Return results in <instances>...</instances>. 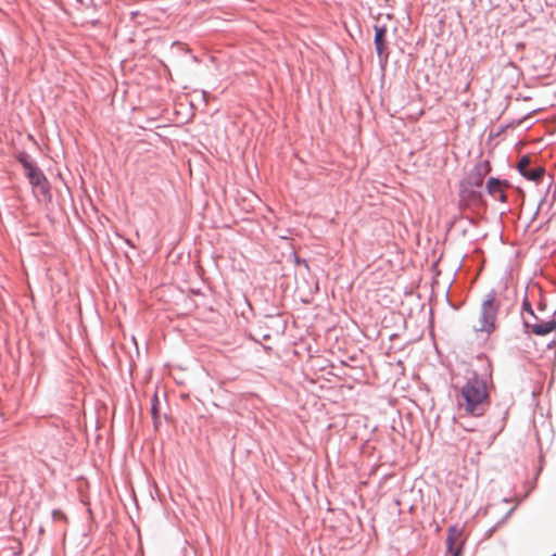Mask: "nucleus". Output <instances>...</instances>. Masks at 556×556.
<instances>
[{
    "mask_svg": "<svg viewBox=\"0 0 556 556\" xmlns=\"http://www.w3.org/2000/svg\"><path fill=\"white\" fill-rule=\"evenodd\" d=\"M459 417H480L489 406V392L486 382L473 376L460 388L456 397Z\"/></svg>",
    "mask_w": 556,
    "mask_h": 556,
    "instance_id": "obj_1",
    "label": "nucleus"
},
{
    "mask_svg": "<svg viewBox=\"0 0 556 556\" xmlns=\"http://www.w3.org/2000/svg\"><path fill=\"white\" fill-rule=\"evenodd\" d=\"M25 169L26 176L34 188L36 194L43 197L49 194V182L42 172L36 167L26 156L20 159Z\"/></svg>",
    "mask_w": 556,
    "mask_h": 556,
    "instance_id": "obj_2",
    "label": "nucleus"
},
{
    "mask_svg": "<svg viewBox=\"0 0 556 556\" xmlns=\"http://www.w3.org/2000/svg\"><path fill=\"white\" fill-rule=\"evenodd\" d=\"M496 318L495 307L492 302H484L478 324L473 325L476 331L490 332L494 329Z\"/></svg>",
    "mask_w": 556,
    "mask_h": 556,
    "instance_id": "obj_3",
    "label": "nucleus"
},
{
    "mask_svg": "<svg viewBox=\"0 0 556 556\" xmlns=\"http://www.w3.org/2000/svg\"><path fill=\"white\" fill-rule=\"evenodd\" d=\"M447 552L452 556H460L464 539L463 531L457 527H451L447 531Z\"/></svg>",
    "mask_w": 556,
    "mask_h": 556,
    "instance_id": "obj_4",
    "label": "nucleus"
},
{
    "mask_svg": "<svg viewBox=\"0 0 556 556\" xmlns=\"http://www.w3.org/2000/svg\"><path fill=\"white\" fill-rule=\"evenodd\" d=\"M22 545L15 538L0 539V556H21Z\"/></svg>",
    "mask_w": 556,
    "mask_h": 556,
    "instance_id": "obj_5",
    "label": "nucleus"
},
{
    "mask_svg": "<svg viewBox=\"0 0 556 556\" xmlns=\"http://www.w3.org/2000/svg\"><path fill=\"white\" fill-rule=\"evenodd\" d=\"M488 192L493 195L494 198L498 199L501 202L506 201V194L503 190L502 182L496 178L489 179L486 184Z\"/></svg>",
    "mask_w": 556,
    "mask_h": 556,
    "instance_id": "obj_6",
    "label": "nucleus"
},
{
    "mask_svg": "<svg viewBox=\"0 0 556 556\" xmlns=\"http://www.w3.org/2000/svg\"><path fill=\"white\" fill-rule=\"evenodd\" d=\"M556 328V323L554 320L549 321H541L533 324L531 326V331L539 336H544L552 332Z\"/></svg>",
    "mask_w": 556,
    "mask_h": 556,
    "instance_id": "obj_7",
    "label": "nucleus"
},
{
    "mask_svg": "<svg viewBox=\"0 0 556 556\" xmlns=\"http://www.w3.org/2000/svg\"><path fill=\"white\" fill-rule=\"evenodd\" d=\"M386 28L384 27H376L375 34V46L378 55L381 58L386 50Z\"/></svg>",
    "mask_w": 556,
    "mask_h": 556,
    "instance_id": "obj_8",
    "label": "nucleus"
},
{
    "mask_svg": "<svg viewBox=\"0 0 556 556\" xmlns=\"http://www.w3.org/2000/svg\"><path fill=\"white\" fill-rule=\"evenodd\" d=\"M544 175L543 167H535L533 169H529L523 176L532 181H539Z\"/></svg>",
    "mask_w": 556,
    "mask_h": 556,
    "instance_id": "obj_9",
    "label": "nucleus"
},
{
    "mask_svg": "<svg viewBox=\"0 0 556 556\" xmlns=\"http://www.w3.org/2000/svg\"><path fill=\"white\" fill-rule=\"evenodd\" d=\"M529 165H530V159L528 156H522L518 163V169L522 176L529 170L528 169Z\"/></svg>",
    "mask_w": 556,
    "mask_h": 556,
    "instance_id": "obj_10",
    "label": "nucleus"
},
{
    "mask_svg": "<svg viewBox=\"0 0 556 556\" xmlns=\"http://www.w3.org/2000/svg\"><path fill=\"white\" fill-rule=\"evenodd\" d=\"M525 308L528 309L530 313H532L531 311V306H530V303L529 302H526L525 303Z\"/></svg>",
    "mask_w": 556,
    "mask_h": 556,
    "instance_id": "obj_11",
    "label": "nucleus"
},
{
    "mask_svg": "<svg viewBox=\"0 0 556 556\" xmlns=\"http://www.w3.org/2000/svg\"><path fill=\"white\" fill-rule=\"evenodd\" d=\"M481 182H482V178H479L477 181V185L479 186V185H481Z\"/></svg>",
    "mask_w": 556,
    "mask_h": 556,
    "instance_id": "obj_12",
    "label": "nucleus"
}]
</instances>
